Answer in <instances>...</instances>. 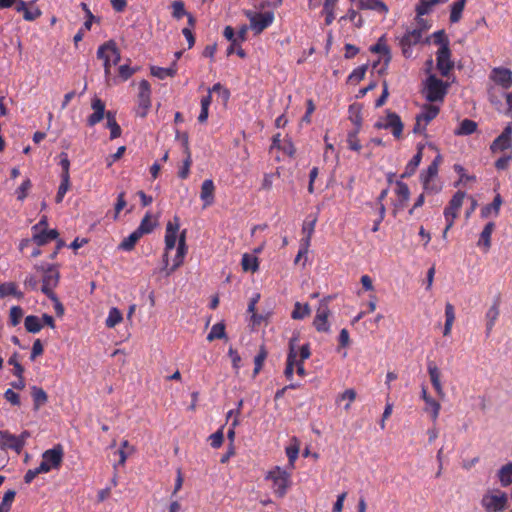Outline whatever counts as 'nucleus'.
I'll return each instance as SVG.
<instances>
[{"label": "nucleus", "instance_id": "603ef678", "mask_svg": "<svg viewBox=\"0 0 512 512\" xmlns=\"http://www.w3.org/2000/svg\"><path fill=\"white\" fill-rule=\"evenodd\" d=\"M358 133H359V130L354 129L353 131L349 132L348 136H347L348 147H349V149L354 150V151H360V149H361V145H360L359 139L357 137Z\"/></svg>", "mask_w": 512, "mask_h": 512}, {"label": "nucleus", "instance_id": "c03bdc74", "mask_svg": "<svg viewBox=\"0 0 512 512\" xmlns=\"http://www.w3.org/2000/svg\"><path fill=\"white\" fill-rule=\"evenodd\" d=\"M226 337L225 333V325L224 323H217L212 326L211 331L209 332L207 336V340L209 342L215 340V339H223Z\"/></svg>", "mask_w": 512, "mask_h": 512}, {"label": "nucleus", "instance_id": "f8f14e48", "mask_svg": "<svg viewBox=\"0 0 512 512\" xmlns=\"http://www.w3.org/2000/svg\"><path fill=\"white\" fill-rule=\"evenodd\" d=\"M179 218L175 216L173 221H169L166 225L165 250L170 251L175 247L177 241V232L179 230Z\"/></svg>", "mask_w": 512, "mask_h": 512}, {"label": "nucleus", "instance_id": "7ed1b4c3", "mask_svg": "<svg viewBox=\"0 0 512 512\" xmlns=\"http://www.w3.org/2000/svg\"><path fill=\"white\" fill-rule=\"evenodd\" d=\"M97 57L103 60L106 76L110 75L111 67L117 65L121 59L120 51L113 40L105 42L98 48Z\"/></svg>", "mask_w": 512, "mask_h": 512}, {"label": "nucleus", "instance_id": "9b49d317", "mask_svg": "<svg viewBox=\"0 0 512 512\" xmlns=\"http://www.w3.org/2000/svg\"><path fill=\"white\" fill-rule=\"evenodd\" d=\"M490 79L503 89H509L512 86V71L507 68L496 67L492 69Z\"/></svg>", "mask_w": 512, "mask_h": 512}, {"label": "nucleus", "instance_id": "7c9ffc66", "mask_svg": "<svg viewBox=\"0 0 512 512\" xmlns=\"http://www.w3.org/2000/svg\"><path fill=\"white\" fill-rule=\"evenodd\" d=\"M141 237V233L135 230L128 237L123 239L119 245V248L124 251H131Z\"/></svg>", "mask_w": 512, "mask_h": 512}, {"label": "nucleus", "instance_id": "6ab92c4d", "mask_svg": "<svg viewBox=\"0 0 512 512\" xmlns=\"http://www.w3.org/2000/svg\"><path fill=\"white\" fill-rule=\"evenodd\" d=\"M273 18V14L271 12L258 14V20H254V18H252V23L250 24V27L255 32V34H260L272 23Z\"/></svg>", "mask_w": 512, "mask_h": 512}, {"label": "nucleus", "instance_id": "a18cd8bd", "mask_svg": "<svg viewBox=\"0 0 512 512\" xmlns=\"http://www.w3.org/2000/svg\"><path fill=\"white\" fill-rule=\"evenodd\" d=\"M439 3H444L443 0H420L416 8L418 16L425 15L430 12L431 8Z\"/></svg>", "mask_w": 512, "mask_h": 512}, {"label": "nucleus", "instance_id": "412c9836", "mask_svg": "<svg viewBox=\"0 0 512 512\" xmlns=\"http://www.w3.org/2000/svg\"><path fill=\"white\" fill-rule=\"evenodd\" d=\"M291 445L286 448V455L288 457L287 469L293 470L295 468V461L298 458L300 450V442L296 437L291 439Z\"/></svg>", "mask_w": 512, "mask_h": 512}, {"label": "nucleus", "instance_id": "a878e982", "mask_svg": "<svg viewBox=\"0 0 512 512\" xmlns=\"http://www.w3.org/2000/svg\"><path fill=\"white\" fill-rule=\"evenodd\" d=\"M58 232L55 229H51L49 231L43 230L41 232H37L34 234L32 240L38 245L43 246L51 240H54L58 237Z\"/></svg>", "mask_w": 512, "mask_h": 512}, {"label": "nucleus", "instance_id": "f257e3e1", "mask_svg": "<svg viewBox=\"0 0 512 512\" xmlns=\"http://www.w3.org/2000/svg\"><path fill=\"white\" fill-rule=\"evenodd\" d=\"M422 85L421 93L428 102H443L448 91V83L430 74Z\"/></svg>", "mask_w": 512, "mask_h": 512}, {"label": "nucleus", "instance_id": "473e14b6", "mask_svg": "<svg viewBox=\"0 0 512 512\" xmlns=\"http://www.w3.org/2000/svg\"><path fill=\"white\" fill-rule=\"evenodd\" d=\"M445 317L446 321L443 334L444 336H447L450 334L453 322L455 320L454 307L451 303H446L445 305Z\"/></svg>", "mask_w": 512, "mask_h": 512}, {"label": "nucleus", "instance_id": "4468645a", "mask_svg": "<svg viewBox=\"0 0 512 512\" xmlns=\"http://www.w3.org/2000/svg\"><path fill=\"white\" fill-rule=\"evenodd\" d=\"M200 198L203 201V208L209 207L215 200V185L211 179H206L201 185Z\"/></svg>", "mask_w": 512, "mask_h": 512}, {"label": "nucleus", "instance_id": "cd10ccee", "mask_svg": "<svg viewBox=\"0 0 512 512\" xmlns=\"http://www.w3.org/2000/svg\"><path fill=\"white\" fill-rule=\"evenodd\" d=\"M422 109V112L417 117L421 118L425 125L436 118L440 111L438 106L431 104H425Z\"/></svg>", "mask_w": 512, "mask_h": 512}, {"label": "nucleus", "instance_id": "e2e57ef3", "mask_svg": "<svg viewBox=\"0 0 512 512\" xmlns=\"http://www.w3.org/2000/svg\"><path fill=\"white\" fill-rule=\"evenodd\" d=\"M40 473H47V468L44 465H39L35 469H29L24 476L25 483H31L32 480Z\"/></svg>", "mask_w": 512, "mask_h": 512}, {"label": "nucleus", "instance_id": "393cba45", "mask_svg": "<svg viewBox=\"0 0 512 512\" xmlns=\"http://www.w3.org/2000/svg\"><path fill=\"white\" fill-rule=\"evenodd\" d=\"M422 398L425 401L427 407L426 410H431V416L432 419L435 421L438 418L439 411L441 408V405L439 402H437L435 399L430 397L427 393V389L425 387H422Z\"/></svg>", "mask_w": 512, "mask_h": 512}, {"label": "nucleus", "instance_id": "8fccbe9b", "mask_svg": "<svg viewBox=\"0 0 512 512\" xmlns=\"http://www.w3.org/2000/svg\"><path fill=\"white\" fill-rule=\"evenodd\" d=\"M498 315H499L498 304L494 303L490 307V309L488 310V312L486 314V317L488 319V322H487V333H489L491 331V329L494 326V323H495Z\"/></svg>", "mask_w": 512, "mask_h": 512}, {"label": "nucleus", "instance_id": "c9c22d12", "mask_svg": "<svg viewBox=\"0 0 512 512\" xmlns=\"http://www.w3.org/2000/svg\"><path fill=\"white\" fill-rule=\"evenodd\" d=\"M13 295L18 299L23 297V293L17 290L16 284L13 282L0 284V297Z\"/></svg>", "mask_w": 512, "mask_h": 512}, {"label": "nucleus", "instance_id": "69168bd1", "mask_svg": "<svg viewBox=\"0 0 512 512\" xmlns=\"http://www.w3.org/2000/svg\"><path fill=\"white\" fill-rule=\"evenodd\" d=\"M355 398L356 391L354 389H347L338 396V400L348 401V403L345 405V410L350 409L351 403L355 400Z\"/></svg>", "mask_w": 512, "mask_h": 512}, {"label": "nucleus", "instance_id": "0eeeda50", "mask_svg": "<svg viewBox=\"0 0 512 512\" xmlns=\"http://www.w3.org/2000/svg\"><path fill=\"white\" fill-rule=\"evenodd\" d=\"M151 106V89L150 84L146 80H142L139 83V94H138V109L137 115L145 117L148 109Z\"/></svg>", "mask_w": 512, "mask_h": 512}, {"label": "nucleus", "instance_id": "49530a36", "mask_svg": "<svg viewBox=\"0 0 512 512\" xmlns=\"http://www.w3.org/2000/svg\"><path fill=\"white\" fill-rule=\"evenodd\" d=\"M15 496H16L15 490L6 491L2 498V501L0 503V511L10 512V508H11L12 502L15 499Z\"/></svg>", "mask_w": 512, "mask_h": 512}, {"label": "nucleus", "instance_id": "3c124183", "mask_svg": "<svg viewBox=\"0 0 512 512\" xmlns=\"http://www.w3.org/2000/svg\"><path fill=\"white\" fill-rule=\"evenodd\" d=\"M266 357H267V351L264 346H261L259 353L255 356V359H254V363H255V368H254V372H253L254 376H256L262 369V366H263V363H264Z\"/></svg>", "mask_w": 512, "mask_h": 512}, {"label": "nucleus", "instance_id": "4be33fe9", "mask_svg": "<svg viewBox=\"0 0 512 512\" xmlns=\"http://www.w3.org/2000/svg\"><path fill=\"white\" fill-rule=\"evenodd\" d=\"M428 373H429V376L431 379V383H432L434 389L436 390L437 394L440 397H444L445 394H444L443 387H442V384L440 381L441 373H440L438 367L435 364L430 363L428 365Z\"/></svg>", "mask_w": 512, "mask_h": 512}, {"label": "nucleus", "instance_id": "58836bf2", "mask_svg": "<svg viewBox=\"0 0 512 512\" xmlns=\"http://www.w3.org/2000/svg\"><path fill=\"white\" fill-rule=\"evenodd\" d=\"M242 269L244 271L256 272L258 270V259L250 254H244L241 261Z\"/></svg>", "mask_w": 512, "mask_h": 512}, {"label": "nucleus", "instance_id": "72a5a7b5", "mask_svg": "<svg viewBox=\"0 0 512 512\" xmlns=\"http://www.w3.org/2000/svg\"><path fill=\"white\" fill-rule=\"evenodd\" d=\"M311 313V309L309 304L302 305L300 302H296L294 305V309L291 313V317L294 320H300L307 316H309Z\"/></svg>", "mask_w": 512, "mask_h": 512}, {"label": "nucleus", "instance_id": "ddd939ff", "mask_svg": "<svg viewBox=\"0 0 512 512\" xmlns=\"http://www.w3.org/2000/svg\"><path fill=\"white\" fill-rule=\"evenodd\" d=\"M91 107L93 109V113L88 117L87 124L89 126H94L106 117L107 112H105V103L97 97L92 99Z\"/></svg>", "mask_w": 512, "mask_h": 512}, {"label": "nucleus", "instance_id": "aec40b11", "mask_svg": "<svg viewBox=\"0 0 512 512\" xmlns=\"http://www.w3.org/2000/svg\"><path fill=\"white\" fill-rule=\"evenodd\" d=\"M423 148H424V146L422 144H419L417 146V153L413 156V158L406 165L404 173L400 176L401 178L410 177L416 172V170L422 160Z\"/></svg>", "mask_w": 512, "mask_h": 512}, {"label": "nucleus", "instance_id": "1a4fd4ad", "mask_svg": "<svg viewBox=\"0 0 512 512\" xmlns=\"http://www.w3.org/2000/svg\"><path fill=\"white\" fill-rule=\"evenodd\" d=\"M62 460L63 448L61 445H57L43 453L40 465H44L47 468V472H49L52 468H59Z\"/></svg>", "mask_w": 512, "mask_h": 512}, {"label": "nucleus", "instance_id": "dca6fc26", "mask_svg": "<svg viewBox=\"0 0 512 512\" xmlns=\"http://www.w3.org/2000/svg\"><path fill=\"white\" fill-rule=\"evenodd\" d=\"M422 32H423V30L421 28L413 29L411 31H407V33L401 38L400 45L402 47L404 54H407L408 49L412 45H416L417 43H419L421 41Z\"/></svg>", "mask_w": 512, "mask_h": 512}, {"label": "nucleus", "instance_id": "09e8293b", "mask_svg": "<svg viewBox=\"0 0 512 512\" xmlns=\"http://www.w3.org/2000/svg\"><path fill=\"white\" fill-rule=\"evenodd\" d=\"M122 313L117 308H111L109 315L106 319V326L109 328L115 327L122 321Z\"/></svg>", "mask_w": 512, "mask_h": 512}, {"label": "nucleus", "instance_id": "f03ea898", "mask_svg": "<svg viewBox=\"0 0 512 512\" xmlns=\"http://www.w3.org/2000/svg\"><path fill=\"white\" fill-rule=\"evenodd\" d=\"M291 472L292 470L280 466H275L268 471L265 479L272 481L273 491L277 497L283 498L286 495L291 485Z\"/></svg>", "mask_w": 512, "mask_h": 512}, {"label": "nucleus", "instance_id": "c756f323", "mask_svg": "<svg viewBox=\"0 0 512 512\" xmlns=\"http://www.w3.org/2000/svg\"><path fill=\"white\" fill-rule=\"evenodd\" d=\"M501 204H502V198H501L500 194H497L491 204L486 205L485 207L482 208L481 216L483 218H487L490 216V214L492 212H494L495 215H497L499 213Z\"/></svg>", "mask_w": 512, "mask_h": 512}, {"label": "nucleus", "instance_id": "c85d7f7f", "mask_svg": "<svg viewBox=\"0 0 512 512\" xmlns=\"http://www.w3.org/2000/svg\"><path fill=\"white\" fill-rule=\"evenodd\" d=\"M107 119V128L110 129V139H116L121 136V127L116 122L115 113L111 111H107L106 113Z\"/></svg>", "mask_w": 512, "mask_h": 512}, {"label": "nucleus", "instance_id": "f3484780", "mask_svg": "<svg viewBox=\"0 0 512 512\" xmlns=\"http://www.w3.org/2000/svg\"><path fill=\"white\" fill-rule=\"evenodd\" d=\"M386 129H391L395 138L399 139L402 136L403 123L400 117L394 112H388L385 125Z\"/></svg>", "mask_w": 512, "mask_h": 512}, {"label": "nucleus", "instance_id": "9d476101", "mask_svg": "<svg viewBox=\"0 0 512 512\" xmlns=\"http://www.w3.org/2000/svg\"><path fill=\"white\" fill-rule=\"evenodd\" d=\"M512 146V123L492 142L490 149L493 153L504 151Z\"/></svg>", "mask_w": 512, "mask_h": 512}, {"label": "nucleus", "instance_id": "4c0bfd02", "mask_svg": "<svg viewBox=\"0 0 512 512\" xmlns=\"http://www.w3.org/2000/svg\"><path fill=\"white\" fill-rule=\"evenodd\" d=\"M466 1L467 0H457L453 3L450 13V21L452 23H457L461 19Z\"/></svg>", "mask_w": 512, "mask_h": 512}, {"label": "nucleus", "instance_id": "79ce46f5", "mask_svg": "<svg viewBox=\"0 0 512 512\" xmlns=\"http://www.w3.org/2000/svg\"><path fill=\"white\" fill-rule=\"evenodd\" d=\"M186 253L187 248H182L179 246L177 247V253L173 260L174 264L172 265V267H170L169 270L166 271V276H170L176 269H178L182 265Z\"/></svg>", "mask_w": 512, "mask_h": 512}, {"label": "nucleus", "instance_id": "864d4df0", "mask_svg": "<svg viewBox=\"0 0 512 512\" xmlns=\"http://www.w3.org/2000/svg\"><path fill=\"white\" fill-rule=\"evenodd\" d=\"M366 70L367 65H362L354 69L353 72L349 75L348 80L354 84L359 83L364 78Z\"/></svg>", "mask_w": 512, "mask_h": 512}, {"label": "nucleus", "instance_id": "37998d69", "mask_svg": "<svg viewBox=\"0 0 512 512\" xmlns=\"http://www.w3.org/2000/svg\"><path fill=\"white\" fill-rule=\"evenodd\" d=\"M458 216V210L450 209L448 205L444 210V217L447 222L446 227L443 231V238H446L447 232L453 226L455 218Z\"/></svg>", "mask_w": 512, "mask_h": 512}, {"label": "nucleus", "instance_id": "a211bd4d", "mask_svg": "<svg viewBox=\"0 0 512 512\" xmlns=\"http://www.w3.org/2000/svg\"><path fill=\"white\" fill-rule=\"evenodd\" d=\"M0 448L2 450L12 449L17 453L21 452V443L16 440V436L8 431L0 430Z\"/></svg>", "mask_w": 512, "mask_h": 512}, {"label": "nucleus", "instance_id": "338daca9", "mask_svg": "<svg viewBox=\"0 0 512 512\" xmlns=\"http://www.w3.org/2000/svg\"><path fill=\"white\" fill-rule=\"evenodd\" d=\"M209 92L218 93L225 103L230 98V91L224 88L220 83L214 84L213 87L209 89Z\"/></svg>", "mask_w": 512, "mask_h": 512}, {"label": "nucleus", "instance_id": "bf43d9fd", "mask_svg": "<svg viewBox=\"0 0 512 512\" xmlns=\"http://www.w3.org/2000/svg\"><path fill=\"white\" fill-rule=\"evenodd\" d=\"M172 9H173V12H172V15L174 18L176 19H180L182 18L184 15L187 14L186 10H185V6H184V3L183 1L181 0H176L172 3Z\"/></svg>", "mask_w": 512, "mask_h": 512}, {"label": "nucleus", "instance_id": "6e6552de", "mask_svg": "<svg viewBox=\"0 0 512 512\" xmlns=\"http://www.w3.org/2000/svg\"><path fill=\"white\" fill-rule=\"evenodd\" d=\"M453 67L454 63L451 61L449 41H446L437 52V69L442 76H447Z\"/></svg>", "mask_w": 512, "mask_h": 512}, {"label": "nucleus", "instance_id": "774afa93", "mask_svg": "<svg viewBox=\"0 0 512 512\" xmlns=\"http://www.w3.org/2000/svg\"><path fill=\"white\" fill-rule=\"evenodd\" d=\"M209 438L211 440V446L213 448H219L224 441L223 428L219 429L218 431L210 435Z\"/></svg>", "mask_w": 512, "mask_h": 512}, {"label": "nucleus", "instance_id": "2f4dec72", "mask_svg": "<svg viewBox=\"0 0 512 512\" xmlns=\"http://www.w3.org/2000/svg\"><path fill=\"white\" fill-rule=\"evenodd\" d=\"M477 129V123L470 119H464L457 130H455L456 135H470L474 133Z\"/></svg>", "mask_w": 512, "mask_h": 512}, {"label": "nucleus", "instance_id": "052dcab7", "mask_svg": "<svg viewBox=\"0 0 512 512\" xmlns=\"http://www.w3.org/2000/svg\"><path fill=\"white\" fill-rule=\"evenodd\" d=\"M32 183L29 179L23 181L20 187L16 190L17 199L23 201L28 194V191L31 189Z\"/></svg>", "mask_w": 512, "mask_h": 512}, {"label": "nucleus", "instance_id": "13d9d810", "mask_svg": "<svg viewBox=\"0 0 512 512\" xmlns=\"http://www.w3.org/2000/svg\"><path fill=\"white\" fill-rule=\"evenodd\" d=\"M18 354L17 353H14L8 360V363L10 365H13L14 369H13V374L17 377V378H21V375H23L24 373V367L18 362Z\"/></svg>", "mask_w": 512, "mask_h": 512}, {"label": "nucleus", "instance_id": "39448f33", "mask_svg": "<svg viewBox=\"0 0 512 512\" xmlns=\"http://www.w3.org/2000/svg\"><path fill=\"white\" fill-rule=\"evenodd\" d=\"M328 298H324L320 301L319 306L316 310V315L313 321V325L318 332H328L330 329L328 323V317L330 315V309L328 307Z\"/></svg>", "mask_w": 512, "mask_h": 512}, {"label": "nucleus", "instance_id": "423d86ee", "mask_svg": "<svg viewBox=\"0 0 512 512\" xmlns=\"http://www.w3.org/2000/svg\"><path fill=\"white\" fill-rule=\"evenodd\" d=\"M507 495L498 491L496 494L484 495L482 505L488 512L503 511L506 508Z\"/></svg>", "mask_w": 512, "mask_h": 512}, {"label": "nucleus", "instance_id": "de8ad7c7", "mask_svg": "<svg viewBox=\"0 0 512 512\" xmlns=\"http://www.w3.org/2000/svg\"><path fill=\"white\" fill-rule=\"evenodd\" d=\"M156 222L151 221V215L147 213L145 217L142 219L139 227L136 229L143 236L144 234H148L153 231Z\"/></svg>", "mask_w": 512, "mask_h": 512}, {"label": "nucleus", "instance_id": "f704fd0d", "mask_svg": "<svg viewBox=\"0 0 512 512\" xmlns=\"http://www.w3.org/2000/svg\"><path fill=\"white\" fill-rule=\"evenodd\" d=\"M151 74L159 79H165L166 77H173L176 74L175 63L172 67L161 68L157 66H151Z\"/></svg>", "mask_w": 512, "mask_h": 512}, {"label": "nucleus", "instance_id": "20e7f679", "mask_svg": "<svg viewBox=\"0 0 512 512\" xmlns=\"http://www.w3.org/2000/svg\"><path fill=\"white\" fill-rule=\"evenodd\" d=\"M35 269L42 274V288L41 291L47 296L52 295L53 289L58 285L60 274L54 265L35 266Z\"/></svg>", "mask_w": 512, "mask_h": 512}, {"label": "nucleus", "instance_id": "5701e85b", "mask_svg": "<svg viewBox=\"0 0 512 512\" xmlns=\"http://www.w3.org/2000/svg\"><path fill=\"white\" fill-rule=\"evenodd\" d=\"M294 341H295L294 338H292L290 340L289 353L287 356L286 368L284 370V375L286 376L287 379H292V377H293L294 365H295L296 357H297V354L295 351V346H294Z\"/></svg>", "mask_w": 512, "mask_h": 512}, {"label": "nucleus", "instance_id": "e433bc0d", "mask_svg": "<svg viewBox=\"0 0 512 512\" xmlns=\"http://www.w3.org/2000/svg\"><path fill=\"white\" fill-rule=\"evenodd\" d=\"M498 477L502 486H508L512 483V462L501 467Z\"/></svg>", "mask_w": 512, "mask_h": 512}, {"label": "nucleus", "instance_id": "bb28decb", "mask_svg": "<svg viewBox=\"0 0 512 512\" xmlns=\"http://www.w3.org/2000/svg\"><path fill=\"white\" fill-rule=\"evenodd\" d=\"M31 395L34 402V410H38L41 406L45 405L48 401L47 393L38 386L31 387Z\"/></svg>", "mask_w": 512, "mask_h": 512}, {"label": "nucleus", "instance_id": "2eb2a0df", "mask_svg": "<svg viewBox=\"0 0 512 512\" xmlns=\"http://www.w3.org/2000/svg\"><path fill=\"white\" fill-rule=\"evenodd\" d=\"M442 162V156L438 154L432 163L428 166L425 172H423L420 176L424 190L430 189V181L433 177H435L438 173L439 165Z\"/></svg>", "mask_w": 512, "mask_h": 512}, {"label": "nucleus", "instance_id": "6e6d98bb", "mask_svg": "<svg viewBox=\"0 0 512 512\" xmlns=\"http://www.w3.org/2000/svg\"><path fill=\"white\" fill-rule=\"evenodd\" d=\"M396 193L401 201H408L410 197V191L407 184L402 181H396Z\"/></svg>", "mask_w": 512, "mask_h": 512}, {"label": "nucleus", "instance_id": "5fc2aeb1", "mask_svg": "<svg viewBox=\"0 0 512 512\" xmlns=\"http://www.w3.org/2000/svg\"><path fill=\"white\" fill-rule=\"evenodd\" d=\"M70 187V178L61 177V184L58 188V192L56 194L55 200L57 203H60L66 192L69 190Z\"/></svg>", "mask_w": 512, "mask_h": 512}, {"label": "nucleus", "instance_id": "4d7b16f0", "mask_svg": "<svg viewBox=\"0 0 512 512\" xmlns=\"http://www.w3.org/2000/svg\"><path fill=\"white\" fill-rule=\"evenodd\" d=\"M466 196V193L463 191H458L454 194L452 199L449 202L450 209L458 210L461 208L463 204V200Z\"/></svg>", "mask_w": 512, "mask_h": 512}, {"label": "nucleus", "instance_id": "0e129e2a", "mask_svg": "<svg viewBox=\"0 0 512 512\" xmlns=\"http://www.w3.org/2000/svg\"><path fill=\"white\" fill-rule=\"evenodd\" d=\"M22 317H23V310L21 309V307L13 306L10 309L9 318H10L11 325H13V326L18 325Z\"/></svg>", "mask_w": 512, "mask_h": 512}, {"label": "nucleus", "instance_id": "a19ab883", "mask_svg": "<svg viewBox=\"0 0 512 512\" xmlns=\"http://www.w3.org/2000/svg\"><path fill=\"white\" fill-rule=\"evenodd\" d=\"M24 326L29 333H38L42 329L40 319L34 315H29L25 318Z\"/></svg>", "mask_w": 512, "mask_h": 512}, {"label": "nucleus", "instance_id": "b1692460", "mask_svg": "<svg viewBox=\"0 0 512 512\" xmlns=\"http://www.w3.org/2000/svg\"><path fill=\"white\" fill-rule=\"evenodd\" d=\"M360 9L375 10L383 14L388 13V7L382 0H359Z\"/></svg>", "mask_w": 512, "mask_h": 512}, {"label": "nucleus", "instance_id": "ea45409f", "mask_svg": "<svg viewBox=\"0 0 512 512\" xmlns=\"http://www.w3.org/2000/svg\"><path fill=\"white\" fill-rule=\"evenodd\" d=\"M494 230V223L489 222L485 225L483 231L481 232L480 239L478 245H484L486 249L491 246V234Z\"/></svg>", "mask_w": 512, "mask_h": 512}, {"label": "nucleus", "instance_id": "680f3d73", "mask_svg": "<svg viewBox=\"0 0 512 512\" xmlns=\"http://www.w3.org/2000/svg\"><path fill=\"white\" fill-rule=\"evenodd\" d=\"M349 112L351 121L356 125L355 129H358L360 131L362 117L359 108H357L355 105H351L349 107Z\"/></svg>", "mask_w": 512, "mask_h": 512}]
</instances>
